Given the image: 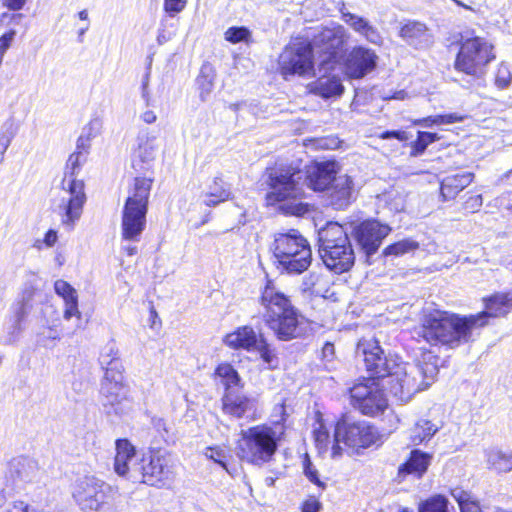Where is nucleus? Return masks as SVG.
I'll return each mask as SVG.
<instances>
[{
    "label": "nucleus",
    "mask_w": 512,
    "mask_h": 512,
    "mask_svg": "<svg viewBox=\"0 0 512 512\" xmlns=\"http://www.w3.org/2000/svg\"><path fill=\"white\" fill-rule=\"evenodd\" d=\"M439 358L430 351H425L414 363L403 362L398 357L383 379L390 394L399 402L407 403L413 396L427 389L435 380Z\"/></svg>",
    "instance_id": "obj_1"
},
{
    "label": "nucleus",
    "mask_w": 512,
    "mask_h": 512,
    "mask_svg": "<svg viewBox=\"0 0 512 512\" xmlns=\"http://www.w3.org/2000/svg\"><path fill=\"white\" fill-rule=\"evenodd\" d=\"M259 304L266 326L280 341H291L304 332L305 318L291 299L268 281L261 290Z\"/></svg>",
    "instance_id": "obj_2"
},
{
    "label": "nucleus",
    "mask_w": 512,
    "mask_h": 512,
    "mask_svg": "<svg viewBox=\"0 0 512 512\" xmlns=\"http://www.w3.org/2000/svg\"><path fill=\"white\" fill-rule=\"evenodd\" d=\"M480 316L460 317L444 311L434 310L424 314L417 330L418 337L431 346L455 348L472 338Z\"/></svg>",
    "instance_id": "obj_3"
},
{
    "label": "nucleus",
    "mask_w": 512,
    "mask_h": 512,
    "mask_svg": "<svg viewBox=\"0 0 512 512\" xmlns=\"http://www.w3.org/2000/svg\"><path fill=\"white\" fill-rule=\"evenodd\" d=\"M270 191L266 194L268 205L279 204V209L290 215L302 216L308 212L304 196L303 173L292 165L278 164L266 170Z\"/></svg>",
    "instance_id": "obj_4"
},
{
    "label": "nucleus",
    "mask_w": 512,
    "mask_h": 512,
    "mask_svg": "<svg viewBox=\"0 0 512 512\" xmlns=\"http://www.w3.org/2000/svg\"><path fill=\"white\" fill-rule=\"evenodd\" d=\"M270 250L272 262L281 273L301 274L312 262V251L307 239L295 229L276 233Z\"/></svg>",
    "instance_id": "obj_5"
},
{
    "label": "nucleus",
    "mask_w": 512,
    "mask_h": 512,
    "mask_svg": "<svg viewBox=\"0 0 512 512\" xmlns=\"http://www.w3.org/2000/svg\"><path fill=\"white\" fill-rule=\"evenodd\" d=\"M282 433V430L267 424L241 430L237 442L238 458L255 466L271 462L277 452Z\"/></svg>",
    "instance_id": "obj_6"
},
{
    "label": "nucleus",
    "mask_w": 512,
    "mask_h": 512,
    "mask_svg": "<svg viewBox=\"0 0 512 512\" xmlns=\"http://www.w3.org/2000/svg\"><path fill=\"white\" fill-rule=\"evenodd\" d=\"M152 183V178L136 177L128 191L121 221V235L124 240L137 242L145 230Z\"/></svg>",
    "instance_id": "obj_7"
},
{
    "label": "nucleus",
    "mask_w": 512,
    "mask_h": 512,
    "mask_svg": "<svg viewBox=\"0 0 512 512\" xmlns=\"http://www.w3.org/2000/svg\"><path fill=\"white\" fill-rule=\"evenodd\" d=\"M318 235L319 254L326 267L336 273L350 270L355 262V254L343 226L328 223Z\"/></svg>",
    "instance_id": "obj_8"
},
{
    "label": "nucleus",
    "mask_w": 512,
    "mask_h": 512,
    "mask_svg": "<svg viewBox=\"0 0 512 512\" xmlns=\"http://www.w3.org/2000/svg\"><path fill=\"white\" fill-rule=\"evenodd\" d=\"M117 489L104 480L85 475L72 485V498L82 512H112Z\"/></svg>",
    "instance_id": "obj_9"
},
{
    "label": "nucleus",
    "mask_w": 512,
    "mask_h": 512,
    "mask_svg": "<svg viewBox=\"0 0 512 512\" xmlns=\"http://www.w3.org/2000/svg\"><path fill=\"white\" fill-rule=\"evenodd\" d=\"M496 58L494 46L479 36L463 38L454 61L456 71L479 79L486 74L488 65Z\"/></svg>",
    "instance_id": "obj_10"
},
{
    "label": "nucleus",
    "mask_w": 512,
    "mask_h": 512,
    "mask_svg": "<svg viewBox=\"0 0 512 512\" xmlns=\"http://www.w3.org/2000/svg\"><path fill=\"white\" fill-rule=\"evenodd\" d=\"M310 35L291 38L279 55L280 74L287 79L289 76H308L314 70L313 52Z\"/></svg>",
    "instance_id": "obj_11"
},
{
    "label": "nucleus",
    "mask_w": 512,
    "mask_h": 512,
    "mask_svg": "<svg viewBox=\"0 0 512 512\" xmlns=\"http://www.w3.org/2000/svg\"><path fill=\"white\" fill-rule=\"evenodd\" d=\"M87 197L85 185L77 178H63L57 203V212L62 225L68 230L74 229L83 214Z\"/></svg>",
    "instance_id": "obj_12"
},
{
    "label": "nucleus",
    "mask_w": 512,
    "mask_h": 512,
    "mask_svg": "<svg viewBox=\"0 0 512 512\" xmlns=\"http://www.w3.org/2000/svg\"><path fill=\"white\" fill-rule=\"evenodd\" d=\"M349 38V33L340 24L332 23L317 29L310 40L311 49H317L323 54L319 64V72L327 73L337 63V56Z\"/></svg>",
    "instance_id": "obj_13"
},
{
    "label": "nucleus",
    "mask_w": 512,
    "mask_h": 512,
    "mask_svg": "<svg viewBox=\"0 0 512 512\" xmlns=\"http://www.w3.org/2000/svg\"><path fill=\"white\" fill-rule=\"evenodd\" d=\"M377 433L367 422H348L343 419L337 422L331 447V458L342 456L343 448L340 443L351 448H367L375 443Z\"/></svg>",
    "instance_id": "obj_14"
},
{
    "label": "nucleus",
    "mask_w": 512,
    "mask_h": 512,
    "mask_svg": "<svg viewBox=\"0 0 512 512\" xmlns=\"http://www.w3.org/2000/svg\"><path fill=\"white\" fill-rule=\"evenodd\" d=\"M100 395L104 411L108 415L122 416L129 409V388L120 370L105 372L101 381Z\"/></svg>",
    "instance_id": "obj_15"
},
{
    "label": "nucleus",
    "mask_w": 512,
    "mask_h": 512,
    "mask_svg": "<svg viewBox=\"0 0 512 512\" xmlns=\"http://www.w3.org/2000/svg\"><path fill=\"white\" fill-rule=\"evenodd\" d=\"M350 396L352 405L365 415H377L388 406L381 385L375 378H367L356 383L350 389Z\"/></svg>",
    "instance_id": "obj_16"
},
{
    "label": "nucleus",
    "mask_w": 512,
    "mask_h": 512,
    "mask_svg": "<svg viewBox=\"0 0 512 512\" xmlns=\"http://www.w3.org/2000/svg\"><path fill=\"white\" fill-rule=\"evenodd\" d=\"M141 483L151 486L163 484L173 474L174 460L165 449H150L142 454Z\"/></svg>",
    "instance_id": "obj_17"
},
{
    "label": "nucleus",
    "mask_w": 512,
    "mask_h": 512,
    "mask_svg": "<svg viewBox=\"0 0 512 512\" xmlns=\"http://www.w3.org/2000/svg\"><path fill=\"white\" fill-rule=\"evenodd\" d=\"M141 467H143L142 455L136 453L135 447L127 439L117 440L114 460L116 474L133 483H141Z\"/></svg>",
    "instance_id": "obj_18"
},
{
    "label": "nucleus",
    "mask_w": 512,
    "mask_h": 512,
    "mask_svg": "<svg viewBox=\"0 0 512 512\" xmlns=\"http://www.w3.org/2000/svg\"><path fill=\"white\" fill-rule=\"evenodd\" d=\"M359 349L362 350L364 355V362L367 371H369L372 378H385V375L391 369V364L395 363L398 359L396 355H389L383 357V350L379 346L378 341L363 340L359 343Z\"/></svg>",
    "instance_id": "obj_19"
},
{
    "label": "nucleus",
    "mask_w": 512,
    "mask_h": 512,
    "mask_svg": "<svg viewBox=\"0 0 512 512\" xmlns=\"http://www.w3.org/2000/svg\"><path fill=\"white\" fill-rule=\"evenodd\" d=\"M391 227L376 220H367L355 230L356 239L367 256L374 254L383 239L389 235Z\"/></svg>",
    "instance_id": "obj_20"
},
{
    "label": "nucleus",
    "mask_w": 512,
    "mask_h": 512,
    "mask_svg": "<svg viewBox=\"0 0 512 512\" xmlns=\"http://www.w3.org/2000/svg\"><path fill=\"white\" fill-rule=\"evenodd\" d=\"M378 56L368 48L354 47L345 60V74L349 78L360 79L376 67Z\"/></svg>",
    "instance_id": "obj_21"
},
{
    "label": "nucleus",
    "mask_w": 512,
    "mask_h": 512,
    "mask_svg": "<svg viewBox=\"0 0 512 512\" xmlns=\"http://www.w3.org/2000/svg\"><path fill=\"white\" fill-rule=\"evenodd\" d=\"M329 205L337 210L347 208L356 198L354 181L347 174L337 175L328 189L325 191Z\"/></svg>",
    "instance_id": "obj_22"
},
{
    "label": "nucleus",
    "mask_w": 512,
    "mask_h": 512,
    "mask_svg": "<svg viewBox=\"0 0 512 512\" xmlns=\"http://www.w3.org/2000/svg\"><path fill=\"white\" fill-rule=\"evenodd\" d=\"M306 174L310 188L325 192L337 177V164L333 161L316 163L308 168Z\"/></svg>",
    "instance_id": "obj_23"
},
{
    "label": "nucleus",
    "mask_w": 512,
    "mask_h": 512,
    "mask_svg": "<svg viewBox=\"0 0 512 512\" xmlns=\"http://www.w3.org/2000/svg\"><path fill=\"white\" fill-rule=\"evenodd\" d=\"M158 150L157 136L147 129L142 130L138 133L136 146L133 148V162L149 164L156 159Z\"/></svg>",
    "instance_id": "obj_24"
},
{
    "label": "nucleus",
    "mask_w": 512,
    "mask_h": 512,
    "mask_svg": "<svg viewBox=\"0 0 512 512\" xmlns=\"http://www.w3.org/2000/svg\"><path fill=\"white\" fill-rule=\"evenodd\" d=\"M54 291L63 300V318L67 321L72 317L81 319L77 290L67 281L58 279L54 282Z\"/></svg>",
    "instance_id": "obj_25"
},
{
    "label": "nucleus",
    "mask_w": 512,
    "mask_h": 512,
    "mask_svg": "<svg viewBox=\"0 0 512 512\" xmlns=\"http://www.w3.org/2000/svg\"><path fill=\"white\" fill-rule=\"evenodd\" d=\"M511 307L512 292L491 296L486 300V310L475 315L480 316L476 328L483 327L487 323V319L489 317H500L506 315Z\"/></svg>",
    "instance_id": "obj_26"
},
{
    "label": "nucleus",
    "mask_w": 512,
    "mask_h": 512,
    "mask_svg": "<svg viewBox=\"0 0 512 512\" xmlns=\"http://www.w3.org/2000/svg\"><path fill=\"white\" fill-rule=\"evenodd\" d=\"M224 343L232 349L252 351L259 343V333L253 327L244 325L228 333L224 338Z\"/></svg>",
    "instance_id": "obj_27"
},
{
    "label": "nucleus",
    "mask_w": 512,
    "mask_h": 512,
    "mask_svg": "<svg viewBox=\"0 0 512 512\" xmlns=\"http://www.w3.org/2000/svg\"><path fill=\"white\" fill-rule=\"evenodd\" d=\"M340 12L343 21L355 32L363 36L367 41L375 45H380L382 43V36L378 30L372 26L365 18L350 13L345 8L340 9Z\"/></svg>",
    "instance_id": "obj_28"
},
{
    "label": "nucleus",
    "mask_w": 512,
    "mask_h": 512,
    "mask_svg": "<svg viewBox=\"0 0 512 512\" xmlns=\"http://www.w3.org/2000/svg\"><path fill=\"white\" fill-rule=\"evenodd\" d=\"M10 476L15 482H33L39 472L37 462L27 457H18L10 463Z\"/></svg>",
    "instance_id": "obj_29"
},
{
    "label": "nucleus",
    "mask_w": 512,
    "mask_h": 512,
    "mask_svg": "<svg viewBox=\"0 0 512 512\" xmlns=\"http://www.w3.org/2000/svg\"><path fill=\"white\" fill-rule=\"evenodd\" d=\"M473 173L463 172L446 176L441 182V196L444 201L454 199L473 181Z\"/></svg>",
    "instance_id": "obj_30"
},
{
    "label": "nucleus",
    "mask_w": 512,
    "mask_h": 512,
    "mask_svg": "<svg viewBox=\"0 0 512 512\" xmlns=\"http://www.w3.org/2000/svg\"><path fill=\"white\" fill-rule=\"evenodd\" d=\"M400 36L416 48L427 47L431 43V35L426 26L420 22H408L400 30Z\"/></svg>",
    "instance_id": "obj_31"
},
{
    "label": "nucleus",
    "mask_w": 512,
    "mask_h": 512,
    "mask_svg": "<svg viewBox=\"0 0 512 512\" xmlns=\"http://www.w3.org/2000/svg\"><path fill=\"white\" fill-rule=\"evenodd\" d=\"M255 408L254 400L246 396L227 392L223 397V410L226 414L241 418Z\"/></svg>",
    "instance_id": "obj_32"
},
{
    "label": "nucleus",
    "mask_w": 512,
    "mask_h": 512,
    "mask_svg": "<svg viewBox=\"0 0 512 512\" xmlns=\"http://www.w3.org/2000/svg\"><path fill=\"white\" fill-rule=\"evenodd\" d=\"M432 455L415 449L410 453L408 460L399 467L400 474H414L421 477L431 463Z\"/></svg>",
    "instance_id": "obj_33"
},
{
    "label": "nucleus",
    "mask_w": 512,
    "mask_h": 512,
    "mask_svg": "<svg viewBox=\"0 0 512 512\" xmlns=\"http://www.w3.org/2000/svg\"><path fill=\"white\" fill-rule=\"evenodd\" d=\"M231 196L229 186L220 177H215L208 190L201 194L202 203L208 207L216 206Z\"/></svg>",
    "instance_id": "obj_34"
},
{
    "label": "nucleus",
    "mask_w": 512,
    "mask_h": 512,
    "mask_svg": "<svg viewBox=\"0 0 512 512\" xmlns=\"http://www.w3.org/2000/svg\"><path fill=\"white\" fill-rule=\"evenodd\" d=\"M321 77L313 84L312 91L322 98L340 96L344 91L341 78L338 75L326 76L324 71Z\"/></svg>",
    "instance_id": "obj_35"
},
{
    "label": "nucleus",
    "mask_w": 512,
    "mask_h": 512,
    "mask_svg": "<svg viewBox=\"0 0 512 512\" xmlns=\"http://www.w3.org/2000/svg\"><path fill=\"white\" fill-rule=\"evenodd\" d=\"M485 456L490 469L504 473L512 471V452L490 448L485 451Z\"/></svg>",
    "instance_id": "obj_36"
},
{
    "label": "nucleus",
    "mask_w": 512,
    "mask_h": 512,
    "mask_svg": "<svg viewBox=\"0 0 512 512\" xmlns=\"http://www.w3.org/2000/svg\"><path fill=\"white\" fill-rule=\"evenodd\" d=\"M440 429V426L428 419L418 420L410 429V440L413 445L430 440Z\"/></svg>",
    "instance_id": "obj_37"
},
{
    "label": "nucleus",
    "mask_w": 512,
    "mask_h": 512,
    "mask_svg": "<svg viewBox=\"0 0 512 512\" xmlns=\"http://www.w3.org/2000/svg\"><path fill=\"white\" fill-rule=\"evenodd\" d=\"M216 73L214 68L205 63L201 66L200 73L196 78L197 89L202 101H206L214 89Z\"/></svg>",
    "instance_id": "obj_38"
},
{
    "label": "nucleus",
    "mask_w": 512,
    "mask_h": 512,
    "mask_svg": "<svg viewBox=\"0 0 512 512\" xmlns=\"http://www.w3.org/2000/svg\"><path fill=\"white\" fill-rule=\"evenodd\" d=\"M313 437L319 454L323 455L329 451L331 452L333 439L331 440L330 434L325 427L322 416L320 414H317L316 417L315 425L313 428Z\"/></svg>",
    "instance_id": "obj_39"
},
{
    "label": "nucleus",
    "mask_w": 512,
    "mask_h": 512,
    "mask_svg": "<svg viewBox=\"0 0 512 512\" xmlns=\"http://www.w3.org/2000/svg\"><path fill=\"white\" fill-rule=\"evenodd\" d=\"M215 375L228 392H230L229 390L240 386V376L229 363L219 364L215 370Z\"/></svg>",
    "instance_id": "obj_40"
},
{
    "label": "nucleus",
    "mask_w": 512,
    "mask_h": 512,
    "mask_svg": "<svg viewBox=\"0 0 512 512\" xmlns=\"http://www.w3.org/2000/svg\"><path fill=\"white\" fill-rule=\"evenodd\" d=\"M451 495L458 503L460 512H482L478 501L470 492L455 488L451 491Z\"/></svg>",
    "instance_id": "obj_41"
},
{
    "label": "nucleus",
    "mask_w": 512,
    "mask_h": 512,
    "mask_svg": "<svg viewBox=\"0 0 512 512\" xmlns=\"http://www.w3.org/2000/svg\"><path fill=\"white\" fill-rule=\"evenodd\" d=\"M99 361L102 368L105 369V372H110L112 369L124 372L123 365L119 360V351L113 343L108 344L104 348L100 355Z\"/></svg>",
    "instance_id": "obj_42"
},
{
    "label": "nucleus",
    "mask_w": 512,
    "mask_h": 512,
    "mask_svg": "<svg viewBox=\"0 0 512 512\" xmlns=\"http://www.w3.org/2000/svg\"><path fill=\"white\" fill-rule=\"evenodd\" d=\"M254 350L258 351L260 358L266 364L267 368L273 369L277 366L278 358L275 350L261 332L259 333V343Z\"/></svg>",
    "instance_id": "obj_43"
},
{
    "label": "nucleus",
    "mask_w": 512,
    "mask_h": 512,
    "mask_svg": "<svg viewBox=\"0 0 512 512\" xmlns=\"http://www.w3.org/2000/svg\"><path fill=\"white\" fill-rule=\"evenodd\" d=\"M419 248V243L413 239L406 238L387 246L384 251V256L400 257L407 253L413 252Z\"/></svg>",
    "instance_id": "obj_44"
},
{
    "label": "nucleus",
    "mask_w": 512,
    "mask_h": 512,
    "mask_svg": "<svg viewBox=\"0 0 512 512\" xmlns=\"http://www.w3.org/2000/svg\"><path fill=\"white\" fill-rule=\"evenodd\" d=\"M440 140V136L436 133L419 131L417 139L411 143V157H417L424 153L428 145Z\"/></svg>",
    "instance_id": "obj_45"
},
{
    "label": "nucleus",
    "mask_w": 512,
    "mask_h": 512,
    "mask_svg": "<svg viewBox=\"0 0 512 512\" xmlns=\"http://www.w3.org/2000/svg\"><path fill=\"white\" fill-rule=\"evenodd\" d=\"M86 161L87 157L85 151H75L72 153L66 162L63 178H76Z\"/></svg>",
    "instance_id": "obj_46"
},
{
    "label": "nucleus",
    "mask_w": 512,
    "mask_h": 512,
    "mask_svg": "<svg viewBox=\"0 0 512 512\" xmlns=\"http://www.w3.org/2000/svg\"><path fill=\"white\" fill-rule=\"evenodd\" d=\"M448 499L434 495L419 504L418 512H448Z\"/></svg>",
    "instance_id": "obj_47"
},
{
    "label": "nucleus",
    "mask_w": 512,
    "mask_h": 512,
    "mask_svg": "<svg viewBox=\"0 0 512 512\" xmlns=\"http://www.w3.org/2000/svg\"><path fill=\"white\" fill-rule=\"evenodd\" d=\"M251 32L248 28L241 27H230L224 33V39L232 44H237L240 42L250 43L251 42Z\"/></svg>",
    "instance_id": "obj_48"
},
{
    "label": "nucleus",
    "mask_w": 512,
    "mask_h": 512,
    "mask_svg": "<svg viewBox=\"0 0 512 512\" xmlns=\"http://www.w3.org/2000/svg\"><path fill=\"white\" fill-rule=\"evenodd\" d=\"M303 473L306 478L316 485L321 491L326 489V482L321 480L317 468L311 462L309 456L306 454L303 460Z\"/></svg>",
    "instance_id": "obj_49"
},
{
    "label": "nucleus",
    "mask_w": 512,
    "mask_h": 512,
    "mask_svg": "<svg viewBox=\"0 0 512 512\" xmlns=\"http://www.w3.org/2000/svg\"><path fill=\"white\" fill-rule=\"evenodd\" d=\"M512 82V73L510 66L507 63H500L495 72L494 83L499 89L509 87Z\"/></svg>",
    "instance_id": "obj_50"
},
{
    "label": "nucleus",
    "mask_w": 512,
    "mask_h": 512,
    "mask_svg": "<svg viewBox=\"0 0 512 512\" xmlns=\"http://www.w3.org/2000/svg\"><path fill=\"white\" fill-rule=\"evenodd\" d=\"M204 455H205V457H207L210 460H213L215 463L219 464L226 471H228V469H227L228 451L226 449L221 448L219 446L207 447L204 451Z\"/></svg>",
    "instance_id": "obj_51"
},
{
    "label": "nucleus",
    "mask_w": 512,
    "mask_h": 512,
    "mask_svg": "<svg viewBox=\"0 0 512 512\" xmlns=\"http://www.w3.org/2000/svg\"><path fill=\"white\" fill-rule=\"evenodd\" d=\"M4 512H46L42 509H37L23 500H14L7 504Z\"/></svg>",
    "instance_id": "obj_52"
},
{
    "label": "nucleus",
    "mask_w": 512,
    "mask_h": 512,
    "mask_svg": "<svg viewBox=\"0 0 512 512\" xmlns=\"http://www.w3.org/2000/svg\"><path fill=\"white\" fill-rule=\"evenodd\" d=\"M187 0H164L163 8L166 13L174 17L184 10Z\"/></svg>",
    "instance_id": "obj_53"
},
{
    "label": "nucleus",
    "mask_w": 512,
    "mask_h": 512,
    "mask_svg": "<svg viewBox=\"0 0 512 512\" xmlns=\"http://www.w3.org/2000/svg\"><path fill=\"white\" fill-rule=\"evenodd\" d=\"M14 138V132L12 130V127L2 129L0 131V156L1 160L3 159V156L5 152L7 151L8 147L10 146L12 139Z\"/></svg>",
    "instance_id": "obj_54"
},
{
    "label": "nucleus",
    "mask_w": 512,
    "mask_h": 512,
    "mask_svg": "<svg viewBox=\"0 0 512 512\" xmlns=\"http://www.w3.org/2000/svg\"><path fill=\"white\" fill-rule=\"evenodd\" d=\"M150 74H151L150 73V69H148L145 72V74L143 75L142 80H141V97L144 100L145 105L147 107H149L151 105V102H152V96H151V92H150V89H149Z\"/></svg>",
    "instance_id": "obj_55"
},
{
    "label": "nucleus",
    "mask_w": 512,
    "mask_h": 512,
    "mask_svg": "<svg viewBox=\"0 0 512 512\" xmlns=\"http://www.w3.org/2000/svg\"><path fill=\"white\" fill-rule=\"evenodd\" d=\"M20 320L21 314L18 312L14 319L11 320V324L8 327L9 336L4 340L5 344L13 343L20 331Z\"/></svg>",
    "instance_id": "obj_56"
},
{
    "label": "nucleus",
    "mask_w": 512,
    "mask_h": 512,
    "mask_svg": "<svg viewBox=\"0 0 512 512\" xmlns=\"http://www.w3.org/2000/svg\"><path fill=\"white\" fill-rule=\"evenodd\" d=\"M464 119H465L464 115H461L456 112L437 115L438 126L459 123V122H462Z\"/></svg>",
    "instance_id": "obj_57"
},
{
    "label": "nucleus",
    "mask_w": 512,
    "mask_h": 512,
    "mask_svg": "<svg viewBox=\"0 0 512 512\" xmlns=\"http://www.w3.org/2000/svg\"><path fill=\"white\" fill-rule=\"evenodd\" d=\"M381 139H390L395 138L399 141H408L411 138V134L406 131L396 130V131H385L379 135Z\"/></svg>",
    "instance_id": "obj_58"
},
{
    "label": "nucleus",
    "mask_w": 512,
    "mask_h": 512,
    "mask_svg": "<svg viewBox=\"0 0 512 512\" xmlns=\"http://www.w3.org/2000/svg\"><path fill=\"white\" fill-rule=\"evenodd\" d=\"M15 30H10L4 35L0 37V51L3 53H6L7 49L10 47L14 37H15Z\"/></svg>",
    "instance_id": "obj_59"
},
{
    "label": "nucleus",
    "mask_w": 512,
    "mask_h": 512,
    "mask_svg": "<svg viewBox=\"0 0 512 512\" xmlns=\"http://www.w3.org/2000/svg\"><path fill=\"white\" fill-rule=\"evenodd\" d=\"M321 503L314 497L307 499L302 505V512H319Z\"/></svg>",
    "instance_id": "obj_60"
},
{
    "label": "nucleus",
    "mask_w": 512,
    "mask_h": 512,
    "mask_svg": "<svg viewBox=\"0 0 512 512\" xmlns=\"http://www.w3.org/2000/svg\"><path fill=\"white\" fill-rule=\"evenodd\" d=\"M412 123L415 126H422V127H426V128L438 126L437 115L428 116V117L421 118V119H416V120H413Z\"/></svg>",
    "instance_id": "obj_61"
},
{
    "label": "nucleus",
    "mask_w": 512,
    "mask_h": 512,
    "mask_svg": "<svg viewBox=\"0 0 512 512\" xmlns=\"http://www.w3.org/2000/svg\"><path fill=\"white\" fill-rule=\"evenodd\" d=\"M101 127L102 124L99 119L91 120L86 128L88 130V136L96 137L100 133Z\"/></svg>",
    "instance_id": "obj_62"
},
{
    "label": "nucleus",
    "mask_w": 512,
    "mask_h": 512,
    "mask_svg": "<svg viewBox=\"0 0 512 512\" xmlns=\"http://www.w3.org/2000/svg\"><path fill=\"white\" fill-rule=\"evenodd\" d=\"M140 119L145 123V124H153L156 122L157 120V115L154 111L152 110H145L144 112H142L140 114Z\"/></svg>",
    "instance_id": "obj_63"
},
{
    "label": "nucleus",
    "mask_w": 512,
    "mask_h": 512,
    "mask_svg": "<svg viewBox=\"0 0 512 512\" xmlns=\"http://www.w3.org/2000/svg\"><path fill=\"white\" fill-rule=\"evenodd\" d=\"M482 205V196L475 195L469 198L466 202V207L472 210H477Z\"/></svg>",
    "instance_id": "obj_64"
}]
</instances>
